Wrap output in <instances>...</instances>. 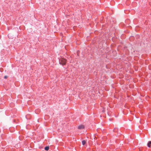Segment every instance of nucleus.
<instances>
[{
	"label": "nucleus",
	"instance_id": "20e7f679",
	"mask_svg": "<svg viewBox=\"0 0 151 151\" xmlns=\"http://www.w3.org/2000/svg\"><path fill=\"white\" fill-rule=\"evenodd\" d=\"M49 148V146H46L45 147V149L46 150H48Z\"/></svg>",
	"mask_w": 151,
	"mask_h": 151
},
{
	"label": "nucleus",
	"instance_id": "f03ea898",
	"mask_svg": "<svg viewBox=\"0 0 151 151\" xmlns=\"http://www.w3.org/2000/svg\"><path fill=\"white\" fill-rule=\"evenodd\" d=\"M84 128V126L83 125H81L78 127V129H83Z\"/></svg>",
	"mask_w": 151,
	"mask_h": 151
},
{
	"label": "nucleus",
	"instance_id": "39448f33",
	"mask_svg": "<svg viewBox=\"0 0 151 151\" xmlns=\"http://www.w3.org/2000/svg\"><path fill=\"white\" fill-rule=\"evenodd\" d=\"M86 142L85 140H83L82 141V144L83 145H84L86 143Z\"/></svg>",
	"mask_w": 151,
	"mask_h": 151
},
{
	"label": "nucleus",
	"instance_id": "7ed1b4c3",
	"mask_svg": "<svg viewBox=\"0 0 151 151\" xmlns=\"http://www.w3.org/2000/svg\"><path fill=\"white\" fill-rule=\"evenodd\" d=\"M147 145L149 147H151V141L149 142L147 144Z\"/></svg>",
	"mask_w": 151,
	"mask_h": 151
},
{
	"label": "nucleus",
	"instance_id": "423d86ee",
	"mask_svg": "<svg viewBox=\"0 0 151 151\" xmlns=\"http://www.w3.org/2000/svg\"><path fill=\"white\" fill-rule=\"evenodd\" d=\"M7 78V76H5L4 77V78L6 79V78Z\"/></svg>",
	"mask_w": 151,
	"mask_h": 151
},
{
	"label": "nucleus",
	"instance_id": "f257e3e1",
	"mask_svg": "<svg viewBox=\"0 0 151 151\" xmlns=\"http://www.w3.org/2000/svg\"><path fill=\"white\" fill-rule=\"evenodd\" d=\"M66 63V60L64 58H62L61 60L60 61V63L61 64L63 65H65Z\"/></svg>",
	"mask_w": 151,
	"mask_h": 151
}]
</instances>
